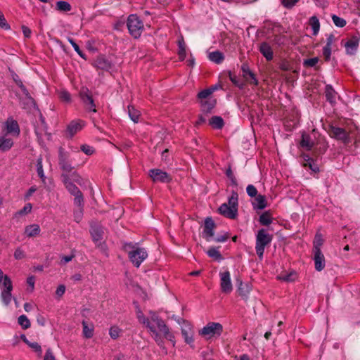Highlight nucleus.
Segmentation results:
<instances>
[{"label": "nucleus", "instance_id": "nucleus-36", "mask_svg": "<svg viewBox=\"0 0 360 360\" xmlns=\"http://www.w3.org/2000/svg\"><path fill=\"white\" fill-rule=\"evenodd\" d=\"M128 114L129 117L134 122L136 123L139 122L141 113L133 105L128 106Z\"/></svg>", "mask_w": 360, "mask_h": 360}, {"label": "nucleus", "instance_id": "nucleus-63", "mask_svg": "<svg viewBox=\"0 0 360 360\" xmlns=\"http://www.w3.org/2000/svg\"><path fill=\"white\" fill-rule=\"evenodd\" d=\"M65 292V286L64 285H60L56 291V295L61 297Z\"/></svg>", "mask_w": 360, "mask_h": 360}, {"label": "nucleus", "instance_id": "nucleus-16", "mask_svg": "<svg viewBox=\"0 0 360 360\" xmlns=\"http://www.w3.org/2000/svg\"><path fill=\"white\" fill-rule=\"evenodd\" d=\"M360 41V33L356 32L345 43V46L348 53H354L359 46Z\"/></svg>", "mask_w": 360, "mask_h": 360}, {"label": "nucleus", "instance_id": "nucleus-13", "mask_svg": "<svg viewBox=\"0 0 360 360\" xmlns=\"http://www.w3.org/2000/svg\"><path fill=\"white\" fill-rule=\"evenodd\" d=\"M329 134L332 138L340 140L345 143H347L349 142V136L348 133L341 127L331 126L330 127Z\"/></svg>", "mask_w": 360, "mask_h": 360}, {"label": "nucleus", "instance_id": "nucleus-29", "mask_svg": "<svg viewBox=\"0 0 360 360\" xmlns=\"http://www.w3.org/2000/svg\"><path fill=\"white\" fill-rule=\"evenodd\" d=\"M252 205L255 209L263 210L266 207V200L264 195H257L255 197Z\"/></svg>", "mask_w": 360, "mask_h": 360}, {"label": "nucleus", "instance_id": "nucleus-24", "mask_svg": "<svg viewBox=\"0 0 360 360\" xmlns=\"http://www.w3.org/2000/svg\"><path fill=\"white\" fill-rule=\"evenodd\" d=\"M259 51L266 60L270 61L273 59V50L271 46L267 42L261 43L259 46Z\"/></svg>", "mask_w": 360, "mask_h": 360}, {"label": "nucleus", "instance_id": "nucleus-46", "mask_svg": "<svg viewBox=\"0 0 360 360\" xmlns=\"http://www.w3.org/2000/svg\"><path fill=\"white\" fill-rule=\"evenodd\" d=\"M121 332L122 330L118 326H113L109 330V335L112 339L116 340L120 337Z\"/></svg>", "mask_w": 360, "mask_h": 360}, {"label": "nucleus", "instance_id": "nucleus-21", "mask_svg": "<svg viewBox=\"0 0 360 360\" xmlns=\"http://www.w3.org/2000/svg\"><path fill=\"white\" fill-rule=\"evenodd\" d=\"M5 128L6 130V134H11L15 136H18L20 134V128L17 121L13 118L9 117L5 122Z\"/></svg>", "mask_w": 360, "mask_h": 360}, {"label": "nucleus", "instance_id": "nucleus-43", "mask_svg": "<svg viewBox=\"0 0 360 360\" xmlns=\"http://www.w3.org/2000/svg\"><path fill=\"white\" fill-rule=\"evenodd\" d=\"M83 335L86 338H91L94 335V327H89L86 321H82Z\"/></svg>", "mask_w": 360, "mask_h": 360}, {"label": "nucleus", "instance_id": "nucleus-12", "mask_svg": "<svg viewBox=\"0 0 360 360\" xmlns=\"http://www.w3.org/2000/svg\"><path fill=\"white\" fill-rule=\"evenodd\" d=\"M219 277L220 287L222 292L229 294L233 290L230 272L229 271L220 272Z\"/></svg>", "mask_w": 360, "mask_h": 360}, {"label": "nucleus", "instance_id": "nucleus-18", "mask_svg": "<svg viewBox=\"0 0 360 360\" xmlns=\"http://www.w3.org/2000/svg\"><path fill=\"white\" fill-rule=\"evenodd\" d=\"M93 65L97 69L108 71L112 68V63L104 56H98L94 60Z\"/></svg>", "mask_w": 360, "mask_h": 360}, {"label": "nucleus", "instance_id": "nucleus-30", "mask_svg": "<svg viewBox=\"0 0 360 360\" xmlns=\"http://www.w3.org/2000/svg\"><path fill=\"white\" fill-rule=\"evenodd\" d=\"M325 94H326V99L328 102H330L332 104L335 103V98H336L337 93L333 89V88L332 87L331 85L328 84L326 86Z\"/></svg>", "mask_w": 360, "mask_h": 360}, {"label": "nucleus", "instance_id": "nucleus-62", "mask_svg": "<svg viewBox=\"0 0 360 360\" xmlns=\"http://www.w3.org/2000/svg\"><path fill=\"white\" fill-rule=\"evenodd\" d=\"M44 360H56L55 356H53L51 349H48L46 350Z\"/></svg>", "mask_w": 360, "mask_h": 360}, {"label": "nucleus", "instance_id": "nucleus-3", "mask_svg": "<svg viewBox=\"0 0 360 360\" xmlns=\"http://www.w3.org/2000/svg\"><path fill=\"white\" fill-rule=\"evenodd\" d=\"M272 235L269 234L268 231L261 229L256 235L255 250L260 259H263V255L266 246L271 243Z\"/></svg>", "mask_w": 360, "mask_h": 360}, {"label": "nucleus", "instance_id": "nucleus-32", "mask_svg": "<svg viewBox=\"0 0 360 360\" xmlns=\"http://www.w3.org/2000/svg\"><path fill=\"white\" fill-rule=\"evenodd\" d=\"M219 247L218 248L211 247L207 251V254L210 257L213 258L216 261L220 262L221 260L223 259V257L221 256V255L219 250Z\"/></svg>", "mask_w": 360, "mask_h": 360}, {"label": "nucleus", "instance_id": "nucleus-1", "mask_svg": "<svg viewBox=\"0 0 360 360\" xmlns=\"http://www.w3.org/2000/svg\"><path fill=\"white\" fill-rule=\"evenodd\" d=\"M136 313L139 322L148 329L152 338L160 347H163L164 345L160 333H162L164 338L170 341L174 347L175 346L176 341L174 333L157 313L150 311L149 317H146L139 308L137 309Z\"/></svg>", "mask_w": 360, "mask_h": 360}, {"label": "nucleus", "instance_id": "nucleus-51", "mask_svg": "<svg viewBox=\"0 0 360 360\" xmlns=\"http://www.w3.org/2000/svg\"><path fill=\"white\" fill-rule=\"evenodd\" d=\"M214 89H206L200 91L198 94V98L203 99L207 98L214 91Z\"/></svg>", "mask_w": 360, "mask_h": 360}, {"label": "nucleus", "instance_id": "nucleus-55", "mask_svg": "<svg viewBox=\"0 0 360 360\" xmlns=\"http://www.w3.org/2000/svg\"><path fill=\"white\" fill-rule=\"evenodd\" d=\"M0 27L5 30H8L11 29L9 24L6 22V20L3 13L1 11H0Z\"/></svg>", "mask_w": 360, "mask_h": 360}, {"label": "nucleus", "instance_id": "nucleus-10", "mask_svg": "<svg viewBox=\"0 0 360 360\" xmlns=\"http://www.w3.org/2000/svg\"><path fill=\"white\" fill-rule=\"evenodd\" d=\"M68 158L69 155L68 153L65 152L63 148H60L58 151V164L63 172L62 174H68V175H69L73 169Z\"/></svg>", "mask_w": 360, "mask_h": 360}, {"label": "nucleus", "instance_id": "nucleus-54", "mask_svg": "<svg viewBox=\"0 0 360 360\" xmlns=\"http://www.w3.org/2000/svg\"><path fill=\"white\" fill-rule=\"evenodd\" d=\"M32 208V204L27 203L24 206V207L22 210L15 212V217L28 214L31 212Z\"/></svg>", "mask_w": 360, "mask_h": 360}, {"label": "nucleus", "instance_id": "nucleus-8", "mask_svg": "<svg viewBox=\"0 0 360 360\" xmlns=\"http://www.w3.org/2000/svg\"><path fill=\"white\" fill-rule=\"evenodd\" d=\"M79 96L87 110L96 112V104L92 98L91 92L88 88L82 87L79 91Z\"/></svg>", "mask_w": 360, "mask_h": 360}, {"label": "nucleus", "instance_id": "nucleus-58", "mask_svg": "<svg viewBox=\"0 0 360 360\" xmlns=\"http://www.w3.org/2000/svg\"><path fill=\"white\" fill-rule=\"evenodd\" d=\"M295 278V274L293 273H291L289 274L281 275L279 276V279L284 281H287V282H290V281H294Z\"/></svg>", "mask_w": 360, "mask_h": 360}, {"label": "nucleus", "instance_id": "nucleus-34", "mask_svg": "<svg viewBox=\"0 0 360 360\" xmlns=\"http://www.w3.org/2000/svg\"><path fill=\"white\" fill-rule=\"evenodd\" d=\"M216 101L214 99H207L201 101L202 110L205 112H210L214 107Z\"/></svg>", "mask_w": 360, "mask_h": 360}, {"label": "nucleus", "instance_id": "nucleus-9", "mask_svg": "<svg viewBox=\"0 0 360 360\" xmlns=\"http://www.w3.org/2000/svg\"><path fill=\"white\" fill-rule=\"evenodd\" d=\"M181 335L186 344L191 347L194 348V331L193 326L188 321L183 320V326H181Z\"/></svg>", "mask_w": 360, "mask_h": 360}, {"label": "nucleus", "instance_id": "nucleus-2", "mask_svg": "<svg viewBox=\"0 0 360 360\" xmlns=\"http://www.w3.org/2000/svg\"><path fill=\"white\" fill-rule=\"evenodd\" d=\"M123 249L127 252L130 262L137 268L148 257V252L145 248L138 247L132 243H125Z\"/></svg>", "mask_w": 360, "mask_h": 360}, {"label": "nucleus", "instance_id": "nucleus-44", "mask_svg": "<svg viewBox=\"0 0 360 360\" xmlns=\"http://www.w3.org/2000/svg\"><path fill=\"white\" fill-rule=\"evenodd\" d=\"M18 324L22 329L25 330L30 327V321L25 315H20L18 319Z\"/></svg>", "mask_w": 360, "mask_h": 360}, {"label": "nucleus", "instance_id": "nucleus-31", "mask_svg": "<svg viewBox=\"0 0 360 360\" xmlns=\"http://www.w3.org/2000/svg\"><path fill=\"white\" fill-rule=\"evenodd\" d=\"M208 58L211 61H212L217 64H220L224 61V56L221 52H220L219 51H216L210 53L208 55Z\"/></svg>", "mask_w": 360, "mask_h": 360}, {"label": "nucleus", "instance_id": "nucleus-5", "mask_svg": "<svg viewBox=\"0 0 360 360\" xmlns=\"http://www.w3.org/2000/svg\"><path fill=\"white\" fill-rule=\"evenodd\" d=\"M127 26L129 34L134 39H138L141 37L144 27L143 21L135 14H131L128 16Z\"/></svg>", "mask_w": 360, "mask_h": 360}, {"label": "nucleus", "instance_id": "nucleus-57", "mask_svg": "<svg viewBox=\"0 0 360 360\" xmlns=\"http://www.w3.org/2000/svg\"><path fill=\"white\" fill-rule=\"evenodd\" d=\"M247 193L250 197H256L257 195V190L256 187L252 184H250L246 188Z\"/></svg>", "mask_w": 360, "mask_h": 360}, {"label": "nucleus", "instance_id": "nucleus-7", "mask_svg": "<svg viewBox=\"0 0 360 360\" xmlns=\"http://www.w3.org/2000/svg\"><path fill=\"white\" fill-rule=\"evenodd\" d=\"M317 135L318 133L315 130H313L311 134L303 132L299 143L300 147L308 151L312 150L315 146Z\"/></svg>", "mask_w": 360, "mask_h": 360}, {"label": "nucleus", "instance_id": "nucleus-11", "mask_svg": "<svg viewBox=\"0 0 360 360\" xmlns=\"http://www.w3.org/2000/svg\"><path fill=\"white\" fill-rule=\"evenodd\" d=\"M148 175L153 181H160L162 183H169L172 181L171 176L160 169H152L148 172Z\"/></svg>", "mask_w": 360, "mask_h": 360}, {"label": "nucleus", "instance_id": "nucleus-47", "mask_svg": "<svg viewBox=\"0 0 360 360\" xmlns=\"http://www.w3.org/2000/svg\"><path fill=\"white\" fill-rule=\"evenodd\" d=\"M74 204L79 207L80 210H82L83 205H84V197L82 192H79L78 194L74 195ZM82 212V210H80V213Z\"/></svg>", "mask_w": 360, "mask_h": 360}, {"label": "nucleus", "instance_id": "nucleus-27", "mask_svg": "<svg viewBox=\"0 0 360 360\" xmlns=\"http://www.w3.org/2000/svg\"><path fill=\"white\" fill-rule=\"evenodd\" d=\"M13 146V141L11 138L7 137L6 134L0 136V150L6 152L9 150Z\"/></svg>", "mask_w": 360, "mask_h": 360}, {"label": "nucleus", "instance_id": "nucleus-38", "mask_svg": "<svg viewBox=\"0 0 360 360\" xmlns=\"http://www.w3.org/2000/svg\"><path fill=\"white\" fill-rule=\"evenodd\" d=\"M210 124L214 129H221L224 126V120L219 116H213L210 120Z\"/></svg>", "mask_w": 360, "mask_h": 360}, {"label": "nucleus", "instance_id": "nucleus-41", "mask_svg": "<svg viewBox=\"0 0 360 360\" xmlns=\"http://www.w3.org/2000/svg\"><path fill=\"white\" fill-rule=\"evenodd\" d=\"M37 172L42 182L45 183L46 176L44 172L41 157H39L37 160Z\"/></svg>", "mask_w": 360, "mask_h": 360}, {"label": "nucleus", "instance_id": "nucleus-60", "mask_svg": "<svg viewBox=\"0 0 360 360\" xmlns=\"http://www.w3.org/2000/svg\"><path fill=\"white\" fill-rule=\"evenodd\" d=\"M30 347H31L32 349H34L36 352H38L39 354H41V347L37 342H30L27 345Z\"/></svg>", "mask_w": 360, "mask_h": 360}, {"label": "nucleus", "instance_id": "nucleus-25", "mask_svg": "<svg viewBox=\"0 0 360 360\" xmlns=\"http://www.w3.org/2000/svg\"><path fill=\"white\" fill-rule=\"evenodd\" d=\"M335 41V37L333 34H330L326 39V44L323 46V55L326 61H329L330 59L331 55V49L332 45Z\"/></svg>", "mask_w": 360, "mask_h": 360}, {"label": "nucleus", "instance_id": "nucleus-19", "mask_svg": "<svg viewBox=\"0 0 360 360\" xmlns=\"http://www.w3.org/2000/svg\"><path fill=\"white\" fill-rule=\"evenodd\" d=\"M61 179L68 192L74 195L78 194L81 191L78 187L71 181L70 176L68 174H61Z\"/></svg>", "mask_w": 360, "mask_h": 360}, {"label": "nucleus", "instance_id": "nucleus-17", "mask_svg": "<svg viewBox=\"0 0 360 360\" xmlns=\"http://www.w3.org/2000/svg\"><path fill=\"white\" fill-rule=\"evenodd\" d=\"M328 145L326 139L321 136L319 134L315 141V146L314 147V153L316 155L323 154L328 149Z\"/></svg>", "mask_w": 360, "mask_h": 360}, {"label": "nucleus", "instance_id": "nucleus-35", "mask_svg": "<svg viewBox=\"0 0 360 360\" xmlns=\"http://www.w3.org/2000/svg\"><path fill=\"white\" fill-rule=\"evenodd\" d=\"M178 46H179V50H178L179 59L181 61H182L186 58V44L184 42V39L179 40Z\"/></svg>", "mask_w": 360, "mask_h": 360}, {"label": "nucleus", "instance_id": "nucleus-37", "mask_svg": "<svg viewBox=\"0 0 360 360\" xmlns=\"http://www.w3.org/2000/svg\"><path fill=\"white\" fill-rule=\"evenodd\" d=\"M323 244V239L320 233H316L313 242V252L321 250V247Z\"/></svg>", "mask_w": 360, "mask_h": 360}, {"label": "nucleus", "instance_id": "nucleus-22", "mask_svg": "<svg viewBox=\"0 0 360 360\" xmlns=\"http://www.w3.org/2000/svg\"><path fill=\"white\" fill-rule=\"evenodd\" d=\"M84 126V122L81 120H72L67 127V131L70 137H72L78 131H81Z\"/></svg>", "mask_w": 360, "mask_h": 360}, {"label": "nucleus", "instance_id": "nucleus-6", "mask_svg": "<svg viewBox=\"0 0 360 360\" xmlns=\"http://www.w3.org/2000/svg\"><path fill=\"white\" fill-rule=\"evenodd\" d=\"M2 285L4 288H1V298L3 303L8 306L12 300V290H13V284L12 281L8 276H5L4 281L2 283Z\"/></svg>", "mask_w": 360, "mask_h": 360}, {"label": "nucleus", "instance_id": "nucleus-40", "mask_svg": "<svg viewBox=\"0 0 360 360\" xmlns=\"http://www.w3.org/2000/svg\"><path fill=\"white\" fill-rule=\"evenodd\" d=\"M309 25L313 30V34L316 35L319 31L320 23L317 17L312 16L309 19Z\"/></svg>", "mask_w": 360, "mask_h": 360}, {"label": "nucleus", "instance_id": "nucleus-56", "mask_svg": "<svg viewBox=\"0 0 360 360\" xmlns=\"http://www.w3.org/2000/svg\"><path fill=\"white\" fill-rule=\"evenodd\" d=\"M81 150L84 152L87 155H91L94 153L95 150L92 146H90L86 144H84L81 146Z\"/></svg>", "mask_w": 360, "mask_h": 360}, {"label": "nucleus", "instance_id": "nucleus-4", "mask_svg": "<svg viewBox=\"0 0 360 360\" xmlns=\"http://www.w3.org/2000/svg\"><path fill=\"white\" fill-rule=\"evenodd\" d=\"M223 326L217 322H209L199 330V335L205 340L219 338L223 333Z\"/></svg>", "mask_w": 360, "mask_h": 360}, {"label": "nucleus", "instance_id": "nucleus-26", "mask_svg": "<svg viewBox=\"0 0 360 360\" xmlns=\"http://www.w3.org/2000/svg\"><path fill=\"white\" fill-rule=\"evenodd\" d=\"M91 235L93 240L97 243L103 239L104 233L103 228L99 225H95L91 228Z\"/></svg>", "mask_w": 360, "mask_h": 360}, {"label": "nucleus", "instance_id": "nucleus-45", "mask_svg": "<svg viewBox=\"0 0 360 360\" xmlns=\"http://www.w3.org/2000/svg\"><path fill=\"white\" fill-rule=\"evenodd\" d=\"M60 100L65 103H70L72 101L70 94L66 90H61L58 92Z\"/></svg>", "mask_w": 360, "mask_h": 360}, {"label": "nucleus", "instance_id": "nucleus-14", "mask_svg": "<svg viewBox=\"0 0 360 360\" xmlns=\"http://www.w3.org/2000/svg\"><path fill=\"white\" fill-rule=\"evenodd\" d=\"M215 226V223L211 217H207L205 219L202 235L203 238H205L207 241H210L213 237Z\"/></svg>", "mask_w": 360, "mask_h": 360}, {"label": "nucleus", "instance_id": "nucleus-64", "mask_svg": "<svg viewBox=\"0 0 360 360\" xmlns=\"http://www.w3.org/2000/svg\"><path fill=\"white\" fill-rule=\"evenodd\" d=\"M22 30L24 36L26 38L30 37L32 32H31V30L28 27H27L25 25H22Z\"/></svg>", "mask_w": 360, "mask_h": 360}, {"label": "nucleus", "instance_id": "nucleus-50", "mask_svg": "<svg viewBox=\"0 0 360 360\" xmlns=\"http://www.w3.org/2000/svg\"><path fill=\"white\" fill-rule=\"evenodd\" d=\"M300 0H281V5L287 8H292Z\"/></svg>", "mask_w": 360, "mask_h": 360}, {"label": "nucleus", "instance_id": "nucleus-48", "mask_svg": "<svg viewBox=\"0 0 360 360\" xmlns=\"http://www.w3.org/2000/svg\"><path fill=\"white\" fill-rule=\"evenodd\" d=\"M229 77L231 82L236 86L239 87L240 89L243 88V83L240 81L237 75L235 74H232L231 72L229 74Z\"/></svg>", "mask_w": 360, "mask_h": 360}, {"label": "nucleus", "instance_id": "nucleus-49", "mask_svg": "<svg viewBox=\"0 0 360 360\" xmlns=\"http://www.w3.org/2000/svg\"><path fill=\"white\" fill-rule=\"evenodd\" d=\"M333 23L338 27H343L346 25V20L340 17L335 15L332 16Z\"/></svg>", "mask_w": 360, "mask_h": 360}, {"label": "nucleus", "instance_id": "nucleus-33", "mask_svg": "<svg viewBox=\"0 0 360 360\" xmlns=\"http://www.w3.org/2000/svg\"><path fill=\"white\" fill-rule=\"evenodd\" d=\"M272 216L269 211H266L259 216V221L263 226H269L272 223Z\"/></svg>", "mask_w": 360, "mask_h": 360}, {"label": "nucleus", "instance_id": "nucleus-61", "mask_svg": "<svg viewBox=\"0 0 360 360\" xmlns=\"http://www.w3.org/2000/svg\"><path fill=\"white\" fill-rule=\"evenodd\" d=\"M229 238V234L227 233L221 236H218L214 238V240L217 243H223L227 240Z\"/></svg>", "mask_w": 360, "mask_h": 360}, {"label": "nucleus", "instance_id": "nucleus-39", "mask_svg": "<svg viewBox=\"0 0 360 360\" xmlns=\"http://www.w3.org/2000/svg\"><path fill=\"white\" fill-rule=\"evenodd\" d=\"M56 9L60 12H68L72 9L71 5L65 1H58L56 2Z\"/></svg>", "mask_w": 360, "mask_h": 360}, {"label": "nucleus", "instance_id": "nucleus-15", "mask_svg": "<svg viewBox=\"0 0 360 360\" xmlns=\"http://www.w3.org/2000/svg\"><path fill=\"white\" fill-rule=\"evenodd\" d=\"M218 210L221 215L231 219H236L238 216V208L231 207L227 203H223Z\"/></svg>", "mask_w": 360, "mask_h": 360}, {"label": "nucleus", "instance_id": "nucleus-23", "mask_svg": "<svg viewBox=\"0 0 360 360\" xmlns=\"http://www.w3.org/2000/svg\"><path fill=\"white\" fill-rule=\"evenodd\" d=\"M315 269L318 271H322L326 266L325 257L321 250L313 252Z\"/></svg>", "mask_w": 360, "mask_h": 360}, {"label": "nucleus", "instance_id": "nucleus-20", "mask_svg": "<svg viewBox=\"0 0 360 360\" xmlns=\"http://www.w3.org/2000/svg\"><path fill=\"white\" fill-rule=\"evenodd\" d=\"M241 70L243 72V75L247 82L255 86L258 85V80L256 78L255 75L250 70L248 64H243L241 66Z\"/></svg>", "mask_w": 360, "mask_h": 360}, {"label": "nucleus", "instance_id": "nucleus-53", "mask_svg": "<svg viewBox=\"0 0 360 360\" xmlns=\"http://www.w3.org/2000/svg\"><path fill=\"white\" fill-rule=\"evenodd\" d=\"M318 62H319V58H317V57L311 58L304 60L303 65L304 67L312 68V67L316 66V65L318 63Z\"/></svg>", "mask_w": 360, "mask_h": 360}, {"label": "nucleus", "instance_id": "nucleus-28", "mask_svg": "<svg viewBox=\"0 0 360 360\" xmlns=\"http://www.w3.org/2000/svg\"><path fill=\"white\" fill-rule=\"evenodd\" d=\"M40 231L41 229L38 224L28 225L25 228V233L30 238L39 235Z\"/></svg>", "mask_w": 360, "mask_h": 360}, {"label": "nucleus", "instance_id": "nucleus-59", "mask_svg": "<svg viewBox=\"0 0 360 360\" xmlns=\"http://www.w3.org/2000/svg\"><path fill=\"white\" fill-rule=\"evenodd\" d=\"M25 257V252L21 248H18L17 249H15V250L14 252V257L16 259H23Z\"/></svg>", "mask_w": 360, "mask_h": 360}, {"label": "nucleus", "instance_id": "nucleus-42", "mask_svg": "<svg viewBox=\"0 0 360 360\" xmlns=\"http://www.w3.org/2000/svg\"><path fill=\"white\" fill-rule=\"evenodd\" d=\"M303 167L304 168L308 167L314 173H318L319 172V167L316 163V161L314 159L307 162L303 163Z\"/></svg>", "mask_w": 360, "mask_h": 360}, {"label": "nucleus", "instance_id": "nucleus-52", "mask_svg": "<svg viewBox=\"0 0 360 360\" xmlns=\"http://www.w3.org/2000/svg\"><path fill=\"white\" fill-rule=\"evenodd\" d=\"M229 206L231 207L238 208V194L236 192H233L231 196L229 198L227 203Z\"/></svg>", "mask_w": 360, "mask_h": 360}]
</instances>
